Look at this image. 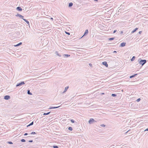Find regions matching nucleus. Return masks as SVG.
Wrapping results in <instances>:
<instances>
[{
  "mask_svg": "<svg viewBox=\"0 0 148 148\" xmlns=\"http://www.w3.org/2000/svg\"><path fill=\"white\" fill-rule=\"evenodd\" d=\"M138 61H139V63L142 66L143 65L147 62L146 60H142L140 58L139 59Z\"/></svg>",
  "mask_w": 148,
  "mask_h": 148,
  "instance_id": "nucleus-1",
  "label": "nucleus"
},
{
  "mask_svg": "<svg viewBox=\"0 0 148 148\" xmlns=\"http://www.w3.org/2000/svg\"><path fill=\"white\" fill-rule=\"evenodd\" d=\"M25 84L24 82H21L17 84L16 86V87L21 86L22 85H24Z\"/></svg>",
  "mask_w": 148,
  "mask_h": 148,
  "instance_id": "nucleus-2",
  "label": "nucleus"
},
{
  "mask_svg": "<svg viewBox=\"0 0 148 148\" xmlns=\"http://www.w3.org/2000/svg\"><path fill=\"white\" fill-rule=\"evenodd\" d=\"M16 17H19V18H22L23 20V19H24V16L21 15L18 13L16 15Z\"/></svg>",
  "mask_w": 148,
  "mask_h": 148,
  "instance_id": "nucleus-3",
  "label": "nucleus"
},
{
  "mask_svg": "<svg viewBox=\"0 0 148 148\" xmlns=\"http://www.w3.org/2000/svg\"><path fill=\"white\" fill-rule=\"evenodd\" d=\"M10 96L9 95H5L4 97V99L6 100H8L10 98Z\"/></svg>",
  "mask_w": 148,
  "mask_h": 148,
  "instance_id": "nucleus-4",
  "label": "nucleus"
},
{
  "mask_svg": "<svg viewBox=\"0 0 148 148\" xmlns=\"http://www.w3.org/2000/svg\"><path fill=\"white\" fill-rule=\"evenodd\" d=\"M95 121V120L93 119H90L88 121V123L89 124H91L93 122Z\"/></svg>",
  "mask_w": 148,
  "mask_h": 148,
  "instance_id": "nucleus-5",
  "label": "nucleus"
},
{
  "mask_svg": "<svg viewBox=\"0 0 148 148\" xmlns=\"http://www.w3.org/2000/svg\"><path fill=\"white\" fill-rule=\"evenodd\" d=\"M102 64L105 66L106 67H108V65L107 64V62H102Z\"/></svg>",
  "mask_w": 148,
  "mask_h": 148,
  "instance_id": "nucleus-6",
  "label": "nucleus"
},
{
  "mask_svg": "<svg viewBox=\"0 0 148 148\" xmlns=\"http://www.w3.org/2000/svg\"><path fill=\"white\" fill-rule=\"evenodd\" d=\"M88 29H86L85 32H84V35H83V36L82 37V38L84 36H86L87 34H88Z\"/></svg>",
  "mask_w": 148,
  "mask_h": 148,
  "instance_id": "nucleus-7",
  "label": "nucleus"
},
{
  "mask_svg": "<svg viewBox=\"0 0 148 148\" xmlns=\"http://www.w3.org/2000/svg\"><path fill=\"white\" fill-rule=\"evenodd\" d=\"M138 28H136L134 29L131 32V34H132L134 33L135 32H136L137 30H138Z\"/></svg>",
  "mask_w": 148,
  "mask_h": 148,
  "instance_id": "nucleus-8",
  "label": "nucleus"
},
{
  "mask_svg": "<svg viewBox=\"0 0 148 148\" xmlns=\"http://www.w3.org/2000/svg\"><path fill=\"white\" fill-rule=\"evenodd\" d=\"M16 9L17 10L19 11H21L22 10V8H21V7L20 6H18L17 7Z\"/></svg>",
  "mask_w": 148,
  "mask_h": 148,
  "instance_id": "nucleus-9",
  "label": "nucleus"
},
{
  "mask_svg": "<svg viewBox=\"0 0 148 148\" xmlns=\"http://www.w3.org/2000/svg\"><path fill=\"white\" fill-rule=\"evenodd\" d=\"M126 43L125 42H122L121 43L120 45V47H124L126 45Z\"/></svg>",
  "mask_w": 148,
  "mask_h": 148,
  "instance_id": "nucleus-10",
  "label": "nucleus"
},
{
  "mask_svg": "<svg viewBox=\"0 0 148 148\" xmlns=\"http://www.w3.org/2000/svg\"><path fill=\"white\" fill-rule=\"evenodd\" d=\"M68 88H69V86H66V87H65V89H64V90L63 92V93H64L65 92H66Z\"/></svg>",
  "mask_w": 148,
  "mask_h": 148,
  "instance_id": "nucleus-11",
  "label": "nucleus"
},
{
  "mask_svg": "<svg viewBox=\"0 0 148 148\" xmlns=\"http://www.w3.org/2000/svg\"><path fill=\"white\" fill-rule=\"evenodd\" d=\"M23 20L25 21V22L26 23L28 24L29 25V21H28L26 19H25L24 18L23 19Z\"/></svg>",
  "mask_w": 148,
  "mask_h": 148,
  "instance_id": "nucleus-12",
  "label": "nucleus"
},
{
  "mask_svg": "<svg viewBox=\"0 0 148 148\" xmlns=\"http://www.w3.org/2000/svg\"><path fill=\"white\" fill-rule=\"evenodd\" d=\"M59 107H60L59 106H57V107H51L49 108V109H53L57 108Z\"/></svg>",
  "mask_w": 148,
  "mask_h": 148,
  "instance_id": "nucleus-13",
  "label": "nucleus"
},
{
  "mask_svg": "<svg viewBox=\"0 0 148 148\" xmlns=\"http://www.w3.org/2000/svg\"><path fill=\"white\" fill-rule=\"evenodd\" d=\"M63 56L64 57H66V58H68L69 56H70V55H69V54H63Z\"/></svg>",
  "mask_w": 148,
  "mask_h": 148,
  "instance_id": "nucleus-14",
  "label": "nucleus"
},
{
  "mask_svg": "<svg viewBox=\"0 0 148 148\" xmlns=\"http://www.w3.org/2000/svg\"><path fill=\"white\" fill-rule=\"evenodd\" d=\"M138 75L137 74H135L134 75H132L130 76V78H132L134 77H135V76H136V75Z\"/></svg>",
  "mask_w": 148,
  "mask_h": 148,
  "instance_id": "nucleus-15",
  "label": "nucleus"
},
{
  "mask_svg": "<svg viewBox=\"0 0 148 148\" xmlns=\"http://www.w3.org/2000/svg\"><path fill=\"white\" fill-rule=\"evenodd\" d=\"M55 54L59 57H61V55L59 54L58 52L57 51H56L55 52Z\"/></svg>",
  "mask_w": 148,
  "mask_h": 148,
  "instance_id": "nucleus-16",
  "label": "nucleus"
},
{
  "mask_svg": "<svg viewBox=\"0 0 148 148\" xmlns=\"http://www.w3.org/2000/svg\"><path fill=\"white\" fill-rule=\"evenodd\" d=\"M136 57L134 56L132 57V58L131 59V61H133L135 59Z\"/></svg>",
  "mask_w": 148,
  "mask_h": 148,
  "instance_id": "nucleus-17",
  "label": "nucleus"
},
{
  "mask_svg": "<svg viewBox=\"0 0 148 148\" xmlns=\"http://www.w3.org/2000/svg\"><path fill=\"white\" fill-rule=\"evenodd\" d=\"M73 5V3L72 2H71V3H69V7H72Z\"/></svg>",
  "mask_w": 148,
  "mask_h": 148,
  "instance_id": "nucleus-18",
  "label": "nucleus"
},
{
  "mask_svg": "<svg viewBox=\"0 0 148 148\" xmlns=\"http://www.w3.org/2000/svg\"><path fill=\"white\" fill-rule=\"evenodd\" d=\"M27 93L28 95H32V93L30 92V90H27Z\"/></svg>",
  "mask_w": 148,
  "mask_h": 148,
  "instance_id": "nucleus-19",
  "label": "nucleus"
},
{
  "mask_svg": "<svg viewBox=\"0 0 148 148\" xmlns=\"http://www.w3.org/2000/svg\"><path fill=\"white\" fill-rule=\"evenodd\" d=\"M50 113H51L50 112H48L47 113H44L43 114V115H48V114H49Z\"/></svg>",
  "mask_w": 148,
  "mask_h": 148,
  "instance_id": "nucleus-20",
  "label": "nucleus"
},
{
  "mask_svg": "<svg viewBox=\"0 0 148 148\" xmlns=\"http://www.w3.org/2000/svg\"><path fill=\"white\" fill-rule=\"evenodd\" d=\"M115 38L114 37L111 38H109L108 39V40H114Z\"/></svg>",
  "mask_w": 148,
  "mask_h": 148,
  "instance_id": "nucleus-21",
  "label": "nucleus"
},
{
  "mask_svg": "<svg viewBox=\"0 0 148 148\" xmlns=\"http://www.w3.org/2000/svg\"><path fill=\"white\" fill-rule=\"evenodd\" d=\"M68 129L70 131H72L73 130V128L71 127H69Z\"/></svg>",
  "mask_w": 148,
  "mask_h": 148,
  "instance_id": "nucleus-22",
  "label": "nucleus"
},
{
  "mask_svg": "<svg viewBox=\"0 0 148 148\" xmlns=\"http://www.w3.org/2000/svg\"><path fill=\"white\" fill-rule=\"evenodd\" d=\"M111 96L112 97H115L116 96V95L115 94H112Z\"/></svg>",
  "mask_w": 148,
  "mask_h": 148,
  "instance_id": "nucleus-23",
  "label": "nucleus"
},
{
  "mask_svg": "<svg viewBox=\"0 0 148 148\" xmlns=\"http://www.w3.org/2000/svg\"><path fill=\"white\" fill-rule=\"evenodd\" d=\"M7 143L10 144H13V143L11 141H8L7 142Z\"/></svg>",
  "mask_w": 148,
  "mask_h": 148,
  "instance_id": "nucleus-24",
  "label": "nucleus"
},
{
  "mask_svg": "<svg viewBox=\"0 0 148 148\" xmlns=\"http://www.w3.org/2000/svg\"><path fill=\"white\" fill-rule=\"evenodd\" d=\"M21 141L23 142H25V140L23 139H22L21 140Z\"/></svg>",
  "mask_w": 148,
  "mask_h": 148,
  "instance_id": "nucleus-25",
  "label": "nucleus"
},
{
  "mask_svg": "<svg viewBox=\"0 0 148 148\" xmlns=\"http://www.w3.org/2000/svg\"><path fill=\"white\" fill-rule=\"evenodd\" d=\"M53 148H58V146L57 145H53Z\"/></svg>",
  "mask_w": 148,
  "mask_h": 148,
  "instance_id": "nucleus-26",
  "label": "nucleus"
},
{
  "mask_svg": "<svg viewBox=\"0 0 148 148\" xmlns=\"http://www.w3.org/2000/svg\"><path fill=\"white\" fill-rule=\"evenodd\" d=\"M22 44V43L21 42H20L17 44V46H19L21 45Z\"/></svg>",
  "mask_w": 148,
  "mask_h": 148,
  "instance_id": "nucleus-27",
  "label": "nucleus"
},
{
  "mask_svg": "<svg viewBox=\"0 0 148 148\" xmlns=\"http://www.w3.org/2000/svg\"><path fill=\"white\" fill-rule=\"evenodd\" d=\"M140 100H141V99L140 98H139L138 99L136 100V101L137 102H139Z\"/></svg>",
  "mask_w": 148,
  "mask_h": 148,
  "instance_id": "nucleus-28",
  "label": "nucleus"
},
{
  "mask_svg": "<svg viewBox=\"0 0 148 148\" xmlns=\"http://www.w3.org/2000/svg\"><path fill=\"white\" fill-rule=\"evenodd\" d=\"M36 134V133H35V132H32L30 134Z\"/></svg>",
  "mask_w": 148,
  "mask_h": 148,
  "instance_id": "nucleus-29",
  "label": "nucleus"
},
{
  "mask_svg": "<svg viewBox=\"0 0 148 148\" xmlns=\"http://www.w3.org/2000/svg\"><path fill=\"white\" fill-rule=\"evenodd\" d=\"M71 121L72 123H74L75 122V121L73 119H71Z\"/></svg>",
  "mask_w": 148,
  "mask_h": 148,
  "instance_id": "nucleus-30",
  "label": "nucleus"
},
{
  "mask_svg": "<svg viewBox=\"0 0 148 148\" xmlns=\"http://www.w3.org/2000/svg\"><path fill=\"white\" fill-rule=\"evenodd\" d=\"M33 124H34V122L32 121L31 123H30L29 124V125H31V126L32 125H33Z\"/></svg>",
  "mask_w": 148,
  "mask_h": 148,
  "instance_id": "nucleus-31",
  "label": "nucleus"
},
{
  "mask_svg": "<svg viewBox=\"0 0 148 148\" xmlns=\"http://www.w3.org/2000/svg\"><path fill=\"white\" fill-rule=\"evenodd\" d=\"M65 33H66V34H68V35H70V33H69V32H66V31H65Z\"/></svg>",
  "mask_w": 148,
  "mask_h": 148,
  "instance_id": "nucleus-32",
  "label": "nucleus"
},
{
  "mask_svg": "<svg viewBox=\"0 0 148 148\" xmlns=\"http://www.w3.org/2000/svg\"><path fill=\"white\" fill-rule=\"evenodd\" d=\"M100 126L101 127H105V125H104V124H102L100 125Z\"/></svg>",
  "mask_w": 148,
  "mask_h": 148,
  "instance_id": "nucleus-33",
  "label": "nucleus"
},
{
  "mask_svg": "<svg viewBox=\"0 0 148 148\" xmlns=\"http://www.w3.org/2000/svg\"><path fill=\"white\" fill-rule=\"evenodd\" d=\"M117 31V30H114L113 31V33H115Z\"/></svg>",
  "mask_w": 148,
  "mask_h": 148,
  "instance_id": "nucleus-34",
  "label": "nucleus"
},
{
  "mask_svg": "<svg viewBox=\"0 0 148 148\" xmlns=\"http://www.w3.org/2000/svg\"><path fill=\"white\" fill-rule=\"evenodd\" d=\"M148 131V128L146 129L144 131Z\"/></svg>",
  "mask_w": 148,
  "mask_h": 148,
  "instance_id": "nucleus-35",
  "label": "nucleus"
},
{
  "mask_svg": "<svg viewBox=\"0 0 148 148\" xmlns=\"http://www.w3.org/2000/svg\"><path fill=\"white\" fill-rule=\"evenodd\" d=\"M29 142H30V143L32 142H33V140H29Z\"/></svg>",
  "mask_w": 148,
  "mask_h": 148,
  "instance_id": "nucleus-36",
  "label": "nucleus"
},
{
  "mask_svg": "<svg viewBox=\"0 0 148 148\" xmlns=\"http://www.w3.org/2000/svg\"><path fill=\"white\" fill-rule=\"evenodd\" d=\"M123 33V32L122 31H121V32H120V34H122Z\"/></svg>",
  "mask_w": 148,
  "mask_h": 148,
  "instance_id": "nucleus-37",
  "label": "nucleus"
},
{
  "mask_svg": "<svg viewBox=\"0 0 148 148\" xmlns=\"http://www.w3.org/2000/svg\"><path fill=\"white\" fill-rule=\"evenodd\" d=\"M28 135V134L27 133H25L24 134V136H26Z\"/></svg>",
  "mask_w": 148,
  "mask_h": 148,
  "instance_id": "nucleus-38",
  "label": "nucleus"
},
{
  "mask_svg": "<svg viewBox=\"0 0 148 148\" xmlns=\"http://www.w3.org/2000/svg\"><path fill=\"white\" fill-rule=\"evenodd\" d=\"M142 32L141 31H139L138 32V33L140 34Z\"/></svg>",
  "mask_w": 148,
  "mask_h": 148,
  "instance_id": "nucleus-39",
  "label": "nucleus"
},
{
  "mask_svg": "<svg viewBox=\"0 0 148 148\" xmlns=\"http://www.w3.org/2000/svg\"><path fill=\"white\" fill-rule=\"evenodd\" d=\"M89 65L90 66H92V64L91 63H90L89 64Z\"/></svg>",
  "mask_w": 148,
  "mask_h": 148,
  "instance_id": "nucleus-40",
  "label": "nucleus"
},
{
  "mask_svg": "<svg viewBox=\"0 0 148 148\" xmlns=\"http://www.w3.org/2000/svg\"><path fill=\"white\" fill-rule=\"evenodd\" d=\"M113 53H116L117 52L116 51H114L113 52Z\"/></svg>",
  "mask_w": 148,
  "mask_h": 148,
  "instance_id": "nucleus-41",
  "label": "nucleus"
},
{
  "mask_svg": "<svg viewBox=\"0 0 148 148\" xmlns=\"http://www.w3.org/2000/svg\"><path fill=\"white\" fill-rule=\"evenodd\" d=\"M51 20H52V21H53V18H51Z\"/></svg>",
  "mask_w": 148,
  "mask_h": 148,
  "instance_id": "nucleus-42",
  "label": "nucleus"
},
{
  "mask_svg": "<svg viewBox=\"0 0 148 148\" xmlns=\"http://www.w3.org/2000/svg\"><path fill=\"white\" fill-rule=\"evenodd\" d=\"M17 44L16 45H14V46H15V47H18V46H17Z\"/></svg>",
  "mask_w": 148,
  "mask_h": 148,
  "instance_id": "nucleus-43",
  "label": "nucleus"
},
{
  "mask_svg": "<svg viewBox=\"0 0 148 148\" xmlns=\"http://www.w3.org/2000/svg\"><path fill=\"white\" fill-rule=\"evenodd\" d=\"M129 131H130V130H129L125 134H126L127 132H128Z\"/></svg>",
  "mask_w": 148,
  "mask_h": 148,
  "instance_id": "nucleus-44",
  "label": "nucleus"
},
{
  "mask_svg": "<svg viewBox=\"0 0 148 148\" xmlns=\"http://www.w3.org/2000/svg\"><path fill=\"white\" fill-rule=\"evenodd\" d=\"M98 0H94L95 1H97Z\"/></svg>",
  "mask_w": 148,
  "mask_h": 148,
  "instance_id": "nucleus-45",
  "label": "nucleus"
},
{
  "mask_svg": "<svg viewBox=\"0 0 148 148\" xmlns=\"http://www.w3.org/2000/svg\"><path fill=\"white\" fill-rule=\"evenodd\" d=\"M30 125H29H29H27V127H29V126H30Z\"/></svg>",
  "mask_w": 148,
  "mask_h": 148,
  "instance_id": "nucleus-46",
  "label": "nucleus"
},
{
  "mask_svg": "<svg viewBox=\"0 0 148 148\" xmlns=\"http://www.w3.org/2000/svg\"><path fill=\"white\" fill-rule=\"evenodd\" d=\"M17 34H19V32H17Z\"/></svg>",
  "mask_w": 148,
  "mask_h": 148,
  "instance_id": "nucleus-47",
  "label": "nucleus"
},
{
  "mask_svg": "<svg viewBox=\"0 0 148 148\" xmlns=\"http://www.w3.org/2000/svg\"><path fill=\"white\" fill-rule=\"evenodd\" d=\"M102 94H104V93H102Z\"/></svg>",
  "mask_w": 148,
  "mask_h": 148,
  "instance_id": "nucleus-48",
  "label": "nucleus"
}]
</instances>
